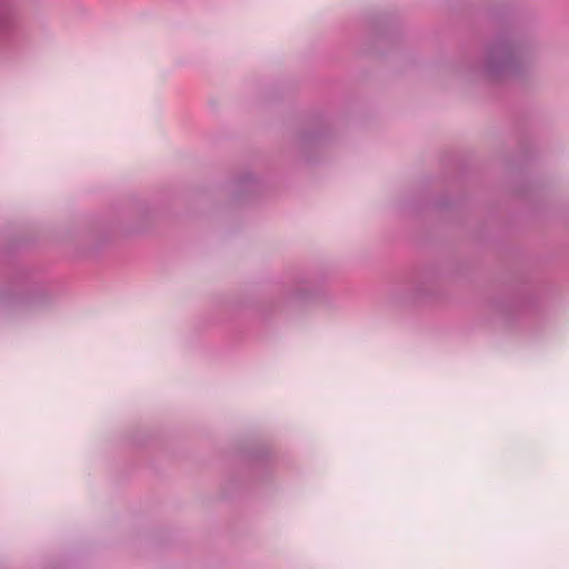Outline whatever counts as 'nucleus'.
I'll use <instances>...</instances> for the list:
<instances>
[{
	"instance_id": "1",
	"label": "nucleus",
	"mask_w": 569,
	"mask_h": 569,
	"mask_svg": "<svg viewBox=\"0 0 569 569\" xmlns=\"http://www.w3.org/2000/svg\"><path fill=\"white\" fill-rule=\"evenodd\" d=\"M529 50L513 33L499 36L488 48L483 73L491 80L518 76L527 66Z\"/></svg>"
},
{
	"instance_id": "2",
	"label": "nucleus",
	"mask_w": 569,
	"mask_h": 569,
	"mask_svg": "<svg viewBox=\"0 0 569 569\" xmlns=\"http://www.w3.org/2000/svg\"><path fill=\"white\" fill-rule=\"evenodd\" d=\"M53 299L54 293L50 287L31 282L24 274L0 289V309L7 313L42 308Z\"/></svg>"
},
{
	"instance_id": "3",
	"label": "nucleus",
	"mask_w": 569,
	"mask_h": 569,
	"mask_svg": "<svg viewBox=\"0 0 569 569\" xmlns=\"http://www.w3.org/2000/svg\"><path fill=\"white\" fill-rule=\"evenodd\" d=\"M17 33L16 10L10 0H0V48L11 47Z\"/></svg>"
},
{
	"instance_id": "4",
	"label": "nucleus",
	"mask_w": 569,
	"mask_h": 569,
	"mask_svg": "<svg viewBox=\"0 0 569 569\" xmlns=\"http://www.w3.org/2000/svg\"><path fill=\"white\" fill-rule=\"evenodd\" d=\"M261 188V181L252 173H244L233 182V190L239 196L258 192Z\"/></svg>"
},
{
	"instance_id": "5",
	"label": "nucleus",
	"mask_w": 569,
	"mask_h": 569,
	"mask_svg": "<svg viewBox=\"0 0 569 569\" xmlns=\"http://www.w3.org/2000/svg\"><path fill=\"white\" fill-rule=\"evenodd\" d=\"M250 462L253 472L259 470L264 471L270 466V453L266 448H260L253 451L250 456Z\"/></svg>"
},
{
	"instance_id": "6",
	"label": "nucleus",
	"mask_w": 569,
	"mask_h": 569,
	"mask_svg": "<svg viewBox=\"0 0 569 569\" xmlns=\"http://www.w3.org/2000/svg\"><path fill=\"white\" fill-rule=\"evenodd\" d=\"M312 292L309 290V286L307 283H300L296 291L292 293L291 299L297 301H305L310 299Z\"/></svg>"
},
{
	"instance_id": "7",
	"label": "nucleus",
	"mask_w": 569,
	"mask_h": 569,
	"mask_svg": "<svg viewBox=\"0 0 569 569\" xmlns=\"http://www.w3.org/2000/svg\"><path fill=\"white\" fill-rule=\"evenodd\" d=\"M316 139H317V137H315V136H308V137H307V140H311V141H313V140H316Z\"/></svg>"
}]
</instances>
